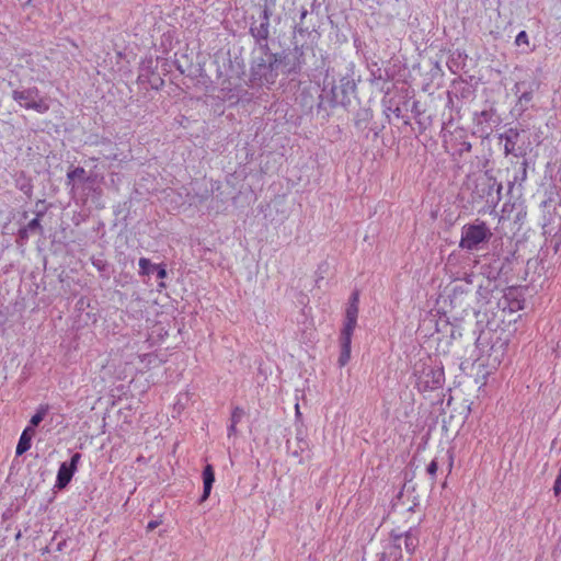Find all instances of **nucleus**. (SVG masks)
Here are the masks:
<instances>
[{"label": "nucleus", "mask_w": 561, "mask_h": 561, "mask_svg": "<svg viewBox=\"0 0 561 561\" xmlns=\"http://www.w3.org/2000/svg\"><path fill=\"white\" fill-rule=\"evenodd\" d=\"M165 287H167L165 283H163V282L159 283V288L162 289V288H165Z\"/></svg>", "instance_id": "25"}, {"label": "nucleus", "mask_w": 561, "mask_h": 561, "mask_svg": "<svg viewBox=\"0 0 561 561\" xmlns=\"http://www.w3.org/2000/svg\"><path fill=\"white\" fill-rule=\"evenodd\" d=\"M515 44L517 46L522 45V44H525V45H528L529 44V39H528V35L525 31H520L516 38H515Z\"/></svg>", "instance_id": "15"}, {"label": "nucleus", "mask_w": 561, "mask_h": 561, "mask_svg": "<svg viewBox=\"0 0 561 561\" xmlns=\"http://www.w3.org/2000/svg\"><path fill=\"white\" fill-rule=\"evenodd\" d=\"M513 332L507 331L504 327L497 324L492 328V323L489 322L486 328L480 333L478 341L481 345H489L493 352H500L499 356H495L491 364V369L485 370L482 374V385L486 383L488 377L493 374L502 363V358L507 351L511 343Z\"/></svg>", "instance_id": "1"}, {"label": "nucleus", "mask_w": 561, "mask_h": 561, "mask_svg": "<svg viewBox=\"0 0 561 561\" xmlns=\"http://www.w3.org/2000/svg\"><path fill=\"white\" fill-rule=\"evenodd\" d=\"M22 434H26V437L28 438H33V436L35 435V427L28 425L24 428V431L22 432Z\"/></svg>", "instance_id": "20"}, {"label": "nucleus", "mask_w": 561, "mask_h": 561, "mask_svg": "<svg viewBox=\"0 0 561 561\" xmlns=\"http://www.w3.org/2000/svg\"><path fill=\"white\" fill-rule=\"evenodd\" d=\"M419 546V538L410 531L404 534V548L408 553L413 554Z\"/></svg>", "instance_id": "9"}, {"label": "nucleus", "mask_w": 561, "mask_h": 561, "mask_svg": "<svg viewBox=\"0 0 561 561\" xmlns=\"http://www.w3.org/2000/svg\"><path fill=\"white\" fill-rule=\"evenodd\" d=\"M47 411H48L47 405H41L37 409L36 413L31 417L30 425L33 427H36L44 420V417L47 414Z\"/></svg>", "instance_id": "11"}, {"label": "nucleus", "mask_w": 561, "mask_h": 561, "mask_svg": "<svg viewBox=\"0 0 561 561\" xmlns=\"http://www.w3.org/2000/svg\"><path fill=\"white\" fill-rule=\"evenodd\" d=\"M203 482H204V490L201 497V502H205L211 492L213 484L215 482V471L211 465H206L203 470Z\"/></svg>", "instance_id": "6"}, {"label": "nucleus", "mask_w": 561, "mask_h": 561, "mask_svg": "<svg viewBox=\"0 0 561 561\" xmlns=\"http://www.w3.org/2000/svg\"><path fill=\"white\" fill-rule=\"evenodd\" d=\"M245 412L243 410V408L241 407H236L233 408L232 412H231V422L234 423V424H239L242 420V417L244 416Z\"/></svg>", "instance_id": "14"}, {"label": "nucleus", "mask_w": 561, "mask_h": 561, "mask_svg": "<svg viewBox=\"0 0 561 561\" xmlns=\"http://www.w3.org/2000/svg\"><path fill=\"white\" fill-rule=\"evenodd\" d=\"M84 174L85 170L81 167H77L67 173V179L69 182H71L75 179H82Z\"/></svg>", "instance_id": "13"}, {"label": "nucleus", "mask_w": 561, "mask_h": 561, "mask_svg": "<svg viewBox=\"0 0 561 561\" xmlns=\"http://www.w3.org/2000/svg\"><path fill=\"white\" fill-rule=\"evenodd\" d=\"M438 470V465L436 460H432L427 466V472L430 476L435 477Z\"/></svg>", "instance_id": "17"}, {"label": "nucleus", "mask_w": 561, "mask_h": 561, "mask_svg": "<svg viewBox=\"0 0 561 561\" xmlns=\"http://www.w3.org/2000/svg\"><path fill=\"white\" fill-rule=\"evenodd\" d=\"M432 373H433V382H434V386H433V387H431V388H432V389H434V388H437V387L440 385V379H439V377L442 376V374H438V377H437V371H433V370H432Z\"/></svg>", "instance_id": "22"}, {"label": "nucleus", "mask_w": 561, "mask_h": 561, "mask_svg": "<svg viewBox=\"0 0 561 561\" xmlns=\"http://www.w3.org/2000/svg\"><path fill=\"white\" fill-rule=\"evenodd\" d=\"M237 425L238 424L231 422L230 426L228 427V436L237 434Z\"/></svg>", "instance_id": "23"}, {"label": "nucleus", "mask_w": 561, "mask_h": 561, "mask_svg": "<svg viewBox=\"0 0 561 561\" xmlns=\"http://www.w3.org/2000/svg\"><path fill=\"white\" fill-rule=\"evenodd\" d=\"M340 345H341V354H340L337 362H339L340 367H344L351 359L352 342L340 341Z\"/></svg>", "instance_id": "8"}, {"label": "nucleus", "mask_w": 561, "mask_h": 561, "mask_svg": "<svg viewBox=\"0 0 561 561\" xmlns=\"http://www.w3.org/2000/svg\"><path fill=\"white\" fill-rule=\"evenodd\" d=\"M138 264H139V268H140V274H142V275H149L150 268H154V265H156V264H151L150 260L146 259V257L139 259Z\"/></svg>", "instance_id": "12"}, {"label": "nucleus", "mask_w": 561, "mask_h": 561, "mask_svg": "<svg viewBox=\"0 0 561 561\" xmlns=\"http://www.w3.org/2000/svg\"><path fill=\"white\" fill-rule=\"evenodd\" d=\"M295 415H296L297 419L301 417V412H300L299 403L295 404Z\"/></svg>", "instance_id": "24"}, {"label": "nucleus", "mask_w": 561, "mask_h": 561, "mask_svg": "<svg viewBox=\"0 0 561 561\" xmlns=\"http://www.w3.org/2000/svg\"><path fill=\"white\" fill-rule=\"evenodd\" d=\"M31 445L32 439L26 437V434H21L15 449L16 456H21L26 453L31 448Z\"/></svg>", "instance_id": "10"}, {"label": "nucleus", "mask_w": 561, "mask_h": 561, "mask_svg": "<svg viewBox=\"0 0 561 561\" xmlns=\"http://www.w3.org/2000/svg\"><path fill=\"white\" fill-rule=\"evenodd\" d=\"M80 459H81V455L79 453H76L72 455L69 462H62L60 465L58 472H57V480H56V486L58 489H64L70 483L75 472L78 469V463H79Z\"/></svg>", "instance_id": "5"}, {"label": "nucleus", "mask_w": 561, "mask_h": 561, "mask_svg": "<svg viewBox=\"0 0 561 561\" xmlns=\"http://www.w3.org/2000/svg\"><path fill=\"white\" fill-rule=\"evenodd\" d=\"M491 237L492 231L486 222L477 219L474 222L462 227L459 247L468 251L477 250L480 244L488 242Z\"/></svg>", "instance_id": "2"}, {"label": "nucleus", "mask_w": 561, "mask_h": 561, "mask_svg": "<svg viewBox=\"0 0 561 561\" xmlns=\"http://www.w3.org/2000/svg\"><path fill=\"white\" fill-rule=\"evenodd\" d=\"M39 216H41V214H38L36 218L32 219V220L27 224L26 229H28V230H34V229H38V228H41V224H39Z\"/></svg>", "instance_id": "18"}, {"label": "nucleus", "mask_w": 561, "mask_h": 561, "mask_svg": "<svg viewBox=\"0 0 561 561\" xmlns=\"http://www.w3.org/2000/svg\"><path fill=\"white\" fill-rule=\"evenodd\" d=\"M359 312V293L355 290L348 300L347 308L345 310V318L343 328L340 333V341L352 342L353 333L357 327V319Z\"/></svg>", "instance_id": "4"}, {"label": "nucleus", "mask_w": 561, "mask_h": 561, "mask_svg": "<svg viewBox=\"0 0 561 561\" xmlns=\"http://www.w3.org/2000/svg\"><path fill=\"white\" fill-rule=\"evenodd\" d=\"M518 136L519 131L516 128H510L505 134L501 135V138L505 140L504 152L506 156L514 152Z\"/></svg>", "instance_id": "7"}, {"label": "nucleus", "mask_w": 561, "mask_h": 561, "mask_svg": "<svg viewBox=\"0 0 561 561\" xmlns=\"http://www.w3.org/2000/svg\"><path fill=\"white\" fill-rule=\"evenodd\" d=\"M12 98L26 110H34L41 114L46 113L49 110V105L45 100L39 98V91L37 88L14 90L12 92Z\"/></svg>", "instance_id": "3"}, {"label": "nucleus", "mask_w": 561, "mask_h": 561, "mask_svg": "<svg viewBox=\"0 0 561 561\" xmlns=\"http://www.w3.org/2000/svg\"><path fill=\"white\" fill-rule=\"evenodd\" d=\"M553 493L556 496H559L561 494V466L553 484Z\"/></svg>", "instance_id": "16"}, {"label": "nucleus", "mask_w": 561, "mask_h": 561, "mask_svg": "<svg viewBox=\"0 0 561 561\" xmlns=\"http://www.w3.org/2000/svg\"><path fill=\"white\" fill-rule=\"evenodd\" d=\"M154 270H157L158 278L163 279L167 277V270L163 265H154Z\"/></svg>", "instance_id": "19"}, {"label": "nucleus", "mask_w": 561, "mask_h": 561, "mask_svg": "<svg viewBox=\"0 0 561 561\" xmlns=\"http://www.w3.org/2000/svg\"><path fill=\"white\" fill-rule=\"evenodd\" d=\"M161 524V520H158V519H154V520H150L147 525V530L148 531H152L153 529H156L158 526H160Z\"/></svg>", "instance_id": "21"}]
</instances>
